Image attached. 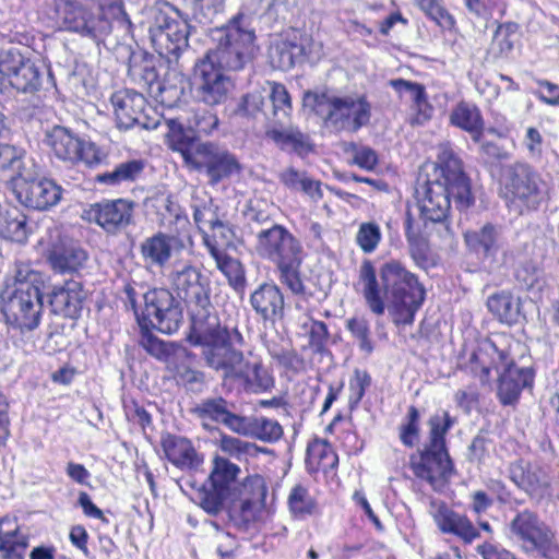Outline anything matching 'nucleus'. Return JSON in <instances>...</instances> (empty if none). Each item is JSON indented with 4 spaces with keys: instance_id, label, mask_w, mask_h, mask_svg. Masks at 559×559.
<instances>
[{
    "instance_id": "nucleus-45",
    "label": "nucleus",
    "mask_w": 559,
    "mask_h": 559,
    "mask_svg": "<svg viewBox=\"0 0 559 559\" xmlns=\"http://www.w3.org/2000/svg\"><path fill=\"white\" fill-rule=\"evenodd\" d=\"M0 237L14 242H25L28 237L25 215L16 209L7 211L0 209Z\"/></svg>"
},
{
    "instance_id": "nucleus-22",
    "label": "nucleus",
    "mask_w": 559,
    "mask_h": 559,
    "mask_svg": "<svg viewBox=\"0 0 559 559\" xmlns=\"http://www.w3.org/2000/svg\"><path fill=\"white\" fill-rule=\"evenodd\" d=\"M234 342H242V335L234 329L222 343H215L203 349V358L209 368L221 371L224 380H233L240 369L246 357L241 350L236 349Z\"/></svg>"
},
{
    "instance_id": "nucleus-18",
    "label": "nucleus",
    "mask_w": 559,
    "mask_h": 559,
    "mask_svg": "<svg viewBox=\"0 0 559 559\" xmlns=\"http://www.w3.org/2000/svg\"><path fill=\"white\" fill-rule=\"evenodd\" d=\"M234 83L223 70L200 60L194 68V97L210 107L224 104L233 92Z\"/></svg>"
},
{
    "instance_id": "nucleus-35",
    "label": "nucleus",
    "mask_w": 559,
    "mask_h": 559,
    "mask_svg": "<svg viewBox=\"0 0 559 559\" xmlns=\"http://www.w3.org/2000/svg\"><path fill=\"white\" fill-rule=\"evenodd\" d=\"M389 85L401 98H407L413 103V110L416 111V116L413 119L414 123L421 124L430 119L433 108L428 103L424 85L404 79L390 80Z\"/></svg>"
},
{
    "instance_id": "nucleus-57",
    "label": "nucleus",
    "mask_w": 559,
    "mask_h": 559,
    "mask_svg": "<svg viewBox=\"0 0 559 559\" xmlns=\"http://www.w3.org/2000/svg\"><path fill=\"white\" fill-rule=\"evenodd\" d=\"M382 238L381 229L373 222L362 223L356 234V242L365 253L373 252Z\"/></svg>"
},
{
    "instance_id": "nucleus-15",
    "label": "nucleus",
    "mask_w": 559,
    "mask_h": 559,
    "mask_svg": "<svg viewBox=\"0 0 559 559\" xmlns=\"http://www.w3.org/2000/svg\"><path fill=\"white\" fill-rule=\"evenodd\" d=\"M240 468L227 459L216 456L209 476L210 488L202 486L197 492V501L209 514H217L223 509L231 486L235 484Z\"/></svg>"
},
{
    "instance_id": "nucleus-41",
    "label": "nucleus",
    "mask_w": 559,
    "mask_h": 559,
    "mask_svg": "<svg viewBox=\"0 0 559 559\" xmlns=\"http://www.w3.org/2000/svg\"><path fill=\"white\" fill-rule=\"evenodd\" d=\"M338 463V456L332 445L323 439H314L307 447L306 466L309 473H328Z\"/></svg>"
},
{
    "instance_id": "nucleus-42",
    "label": "nucleus",
    "mask_w": 559,
    "mask_h": 559,
    "mask_svg": "<svg viewBox=\"0 0 559 559\" xmlns=\"http://www.w3.org/2000/svg\"><path fill=\"white\" fill-rule=\"evenodd\" d=\"M171 120L183 121V132L190 135L189 132L209 135L218 128L219 119L215 112L205 108H193L186 116H179L166 120L169 128ZM169 130L167 131V133Z\"/></svg>"
},
{
    "instance_id": "nucleus-49",
    "label": "nucleus",
    "mask_w": 559,
    "mask_h": 559,
    "mask_svg": "<svg viewBox=\"0 0 559 559\" xmlns=\"http://www.w3.org/2000/svg\"><path fill=\"white\" fill-rule=\"evenodd\" d=\"M151 328L141 329L140 345L146 350L147 354L155 357L160 361H168L171 356H177L180 348L173 342H165L154 335Z\"/></svg>"
},
{
    "instance_id": "nucleus-29",
    "label": "nucleus",
    "mask_w": 559,
    "mask_h": 559,
    "mask_svg": "<svg viewBox=\"0 0 559 559\" xmlns=\"http://www.w3.org/2000/svg\"><path fill=\"white\" fill-rule=\"evenodd\" d=\"M250 305L263 321L275 322L284 317L285 300L274 283L260 284L250 295Z\"/></svg>"
},
{
    "instance_id": "nucleus-44",
    "label": "nucleus",
    "mask_w": 559,
    "mask_h": 559,
    "mask_svg": "<svg viewBox=\"0 0 559 559\" xmlns=\"http://www.w3.org/2000/svg\"><path fill=\"white\" fill-rule=\"evenodd\" d=\"M10 86L20 93L34 94L43 84V72L29 57L8 81Z\"/></svg>"
},
{
    "instance_id": "nucleus-48",
    "label": "nucleus",
    "mask_w": 559,
    "mask_h": 559,
    "mask_svg": "<svg viewBox=\"0 0 559 559\" xmlns=\"http://www.w3.org/2000/svg\"><path fill=\"white\" fill-rule=\"evenodd\" d=\"M267 136L282 150H290L298 154H306L311 151L309 136L298 129H272L267 131Z\"/></svg>"
},
{
    "instance_id": "nucleus-16",
    "label": "nucleus",
    "mask_w": 559,
    "mask_h": 559,
    "mask_svg": "<svg viewBox=\"0 0 559 559\" xmlns=\"http://www.w3.org/2000/svg\"><path fill=\"white\" fill-rule=\"evenodd\" d=\"M134 206V202L127 199L104 200L88 204L82 211L81 218L116 236L133 223Z\"/></svg>"
},
{
    "instance_id": "nucleus-31",
    "label": "nucleus",
    "mask_w": 559,
    "mask_h": 559,
    "mask_svg": "<svg viewBox=\"0 0 559 559\" xmlns=\"http://www.w3.org/2000/svg\"><path fill=\"white\" fill-rule=\"evenodd\" d=\"M235 405L222 396L209 397L201 401L193 413L201 420H211L224 425L235 433H238L242 417L233 412Z\"/></svg>"
},
{
    "instance_id": "nucleus-21",
    "label": "nucleus",
    "mask_w": 559,
    "mask_h": 559,
    "mask_svg": "<svg viewBox=\"0 0 559 559\" xmlns=\"http://www.w3.org/2000/svg\"><path fill=\"white\" fill-rule=\"evenodd\" d=\"M15 193L19 202L26 207L46 211L57 205L62 195V188L52 179L22 177L15 185Z\"/></svg>"
},
{
    "instance_id": "nucleus-10",
    "label": "nucleus",
    "mask_w": 559,
    "mask_h": 559,
    "mask_svg": "<svg viewBox=\"0 0 559 559\" xmlns=\"http://www.w3.org/2000/svg\"><path fill=\"white\" fill-rule=\"evenodd\" d=\"M44 143L53 156L71 165L83 163L90 167L102 163L104 154L99 147L63 126H53L45 133Z\"/></svg>"
},
{
    "instance_id": "nucleus-40",
    "label": "nucleus",
    "mask_w": 559,
    "mask_h": 559,
    "mask_svg": "<svg viewBox=\"0 0 559 559\" xmlns=\"http://www.w3.org/2000/svg\"><path fill=\"white\" fill-rule=\"evenodd\" d=\"M284 430L281 424L271 418L242 417L238 435L252 437L263 442L274 443L283 437Z\"/></svg>"
},
{
    "instance_id": "nucleus-64",
    "label": "nucleus",
    "mask_w": 559,
    "mask_h": 559,
    "mask_svg": "<svg viewBox=\"0 0 559 559\" xmlns=\"http://www.w3.org/2000/svg\"><path fill=\"white\" fill-rule=\"evenodd\" d=\"M370 384L371 377L366 370L356 369L354 371V377L349 381V404L352 406L358 405Z\"/></svg>"
},
{
    "instance_id": "nucleus-4",
    "label": "nucleus",
    "mask_w": 559,
    "mask_h": 559,
    "mask_svg": "<svg viewBox=\"0 0 559 559\" xmlns=\"http://www.w3.org/2000/svg\"><path fill=\"white\" fill-rule=\"evenodd\" d=\"M166 136L169 147L180 153L185 164L194 170L204 169L212 185L241 171L239 160L227 148L212 142L199 143L187 135L182 120H171Z\"/></svg>"
},
{
    "instance_id": "nucleus-36",
    "label": "nucleus",
    "mask_w": 559,
    "mask_h": 559,
    "mask_svg": "<svg viewBox=\"0 0 559 559\" xmlns=\"http://www.w3.org/2000/svg\"><path fill=\"white\" fill-rule=\"evenodd\" d=\"M204 245L216 262V267L226 276L228 284L237 292L243 293L246 287V271L241 262L226 254L214 243L209 235L204 236Z\"/></svg>"
},
{
    "instance_id": "nucleus-58",
    "label": "nucleus",
    "mask_w": 559,
    "mask_h": 559,
    "mask_svg": "<svg viewBox=\"0 0 559 559\" xmlns=\"http://www.w3.org/2000/svg\"><path fill=\"white\" fill-rule=\"evenodd\" d=\"M28 58L21 49L10 47L0 50V74L8 81Z\"/></svg>"
},
{
    "instance_id": "nucleus-34",
    "label": "nucleus",
    "mask_w": 559,
    "mask_h": 559,
    "mask_svg": "<svg viewBox=\"0 0 559 559\" xmlns=\"http://www.w3.org/2000/svg\"><path fill=\"white\" fill-rule=\"evenodd\" d=\"M233 380L239 381L246 392L254 394L267 392L274 386L273 376L258 358H246Z\"/></svg>"
},
{
    "instance_id": "nucleus-12",
    "label": "nucleus",
    "mask_w": 559,
    "mask_h": 559,
    "mask_svg": "<svg viewBox=\"0 0 559 559\" xmlns=\"http://www.w3.org/2000/svg\"><path fill=\"white\" fill-rule=\"evenodd\" d=\"M507 530L509 538L527 554L545 552L554 540L552 530L528 509L518 512Z\"/></svg>"
},
{
    "instance_id": "nucleus-53",
    "label": "nucleus",
    "mask_w": 559,
    "mask_h": 559,
    "mask_svg": "<svg viewBox=\"0 0 559 559\" xmlns=\"http://www.w3.org/2000/svg\"><path fill=\"white\" fill-rule=\"evenodd\" d=\"M266 85L272 116L274 118L288 117L292 111V98L286 87L281 83L271 81H267Z\"/></svg>"
},
{
    "instance_id": "nucleus-3",
    "label": "nucleus",
    "mask_w": 559,
    "mask_h": 559,
    "mask_svg": "<svg viewBox=\"0 0 559 559\" xmlns=\"http://www.w3.org/2000/svg\"><path fill=\"white\" fill-rule=\"evenodd\" d=\"M93 9L76 0H61L56 5L60 28L99 44L117 27L123 35L130 34L132 23L122 0H94Z\"/></svg>"
},
{
    "instance_id": "nucleus-60",
    "label": "nucleus",
    "mask_w": 559,
    "mask_h": 559,
    "mask_svg": "<svg viewBox=\"0 0 559 559\" xmlns=\"http://www.w3.org/2000/svg\"><path fill=\"white\" fill-rule=\"evenodd\" d=\"M219 217L218 207L212 201L193 205V219L203 237L209 235L206 228L210 229Z\"/></svg>"
},
{
    "instance_id": "nucleus-51",
    "label": "nucleus",
    "mask_w": 559,
    "mask_h": 559,
    "mask_svg": "<svg viewBox=\"0 0 559 559\" xmlns=\"http://www.w3.org/2000/svg\"><path fill=\"white\" fill-rule=\"evenodd\" d=\"M258 506V503L250 501V499L239 498L233 501L229 507L231 524L239 531H248L257 520Z\"/></svg>"
},
{
    "instance_id": "nucleus-19",
    "label": "nucleus",
    "mask_w": 559,
    "mask_h": 559,
    "mask_svg": "<svg viewBox=\"0 0 559 559\" xmlns=\"http://www.w3.org/2000/svg\"><path fill=\"white\" fill-rule=\"evenodd\" d=\"M257 253L277 264L302 254L300 241L284 226L274 224L261 229L255 236Z\"/></svg>"
},
{
    "instance_id": "nucleus-24",
    "label": "nucleus",
    "mask_w": 559,
    "mask_h": 559,
    "mask_svg": "<svg viewBox=\"0 0 559 559\" xmlns=\"http://www.w3.org/2000/svg\"><path fill=\"white\" fill-rule=\"evenodd\" d=\"M429 514L442 534L453 535L466 544L479 537L478 528L467 515L456 512L442 500L432 499L429 503Z\"/></svg>"
},
{
    "instance_id": "nucleus-14",
    "label": "nucleus",
    "mask_w": 559,
    "mask_h": 559,
    "mask_svg": "<svg viewBox=\"0 0 559 559\" xmlns=\"http://www.w3.org/2000/svg\"><path fill=\"white\" fill-rule=\"evenodd\" d=\"M1 299L2 312L12 325L22 332L38 328L43 311L40 289L2 290Z\"/></svg>"
},
{
    "instance_id": "nucleus-5",
    "label": "nucleus",
    "mask_w": 559,
    "mask_h": 559,
    "mask_svg": "<svg viewBox=\"0 0 559 559\" xmlns=\"http://www.w3.org/2000/svg\"><path fill=\"white\" fill-rule=\"evenodd\" d=\"M456 420L447 411H438L428 419V442L411 456V468L417 478L433 490L442 491L454 474V465L445 447V435Z\"/></svg>"
},
{
    "instance_id": "nucleus-2",
    "label": "nucleus",
    "mask_w": 559,
    "mask_h": 559,
    "mask_svg": "<svg viewBox=\"0 0 559 559\" xmlns=\"http://www.w3.org/2000/svg\"><path fill=\"white\" fill-rule=\"evenodd\" d=\"M358 284L372 313L382 316L384 299L390 300L397 324H412L426 297L417 276L396 260L383 263L379 273L370 260H365L359 267Z\"/></svg>"
},
{
    "instance_id": "nucleus-50",
    "label": "nucleus",
    "mask_w": 559,
    "mask_h": 559,
    "mask_svg": "<svg viewBox=\"0 0 559 559\" xmlns=\"http://www.w3.org/2000/svg\"><path fill=\"white\" fill-rule=\"evenodd\" d=\"M487 306L501 322L513 323L520 314L519 301L509 293H500L488 298Z\"/></svg>"
},
{
    "instance_id": "nucleus-55",
    "label": "nucleus",
    "mask_w": 559,
    "mask_h": 559,
    "mask_svg": "<svg viewBox=\"0 0 559 559\" xmlns=\"http://www.w3.org/2000/svg\"><path fill=\"white\" fill-rule=\"evenodd\" d=\"M193 17L209 24L223 11L225 0H189Z\"/></svg>"
},
{
    "instance_id": "nucleus-37",
    "label": "nucleus",
    "mask_w": 559,
    "mask_h": 559,
    "mask_svg": "<svg viewBox=\"0 0 559 559\" xmlns=\"http://www.w3.org/2000/svg\"><path fill=\"white\" fill-rule=\"evenodd\" d=\"M181 241L164 233H157L146 238L141 245V254L145 263L163 267L165 266Z\"/></svg>"
},
{
    "instance_id": "nucleus-25",
    "label": "nucleus",
    "mask_w": 559,
    "mask_h": 559,
    "mask_svg": "<svg viewBox=\"0 0 559 559\" xmlns=\"http://www.w3.org/2000/svg\"><path fill=\"white\" fill-rule=\"evenodd\" d=\"M501 365L506 367L504 371L499 378L498 397L501 404H514L524 388L533 385L534 370L532 368H518L510 360L508 353L499 352Z\"/></svg>"
},
{
    "instance_id": "nucleus-7",
    "label": "nucleus",
    "mask_w": 559,
    "mask_h": 559,
    "mask_svg": "<svg viewBox=\"0 0 559 559\" xmlns=\"http://www.w3.org/2000/svg\"><path fill=\"white\" fill-rule=\"evenodd\" d=\"M245 15L238 13L227 25L212 33L215 47L202 58L221 70L238 71L251 59L254 32L243 23Z\"/></svg>"
},
{
    "instance_id": "nucleus-8",
    "label": "nucleus",
    "mask_w": 559,
    "mask_h": 559,
    "mask_svg": "<svg viewBox=\"0 0 559 559\" xmlns=\"http://www.w3.org/2000/svg\"><path fill=\"white\" fill-rule=\"evenodd\" d=\"M150 41L154 50L169 63L179 59L188 48L190 24L188 15L168 2L150 9Z\"/></svg>"
},
{
    "instance_id": "nucleus-54",
    "label": "nucleus",
    "mask_w": 559,
    "mask_h": 559,
    "mask_svg": "<svg viewBox=\"0 0 559 559\" xmlns=\"http://www.w3.org/2000/svg\"><path fill=\"white\" fill-rule=\"evenodd\" d=\"M420 414L415 406H409L407 411V415L404 421L400 426V440L401 442L407 447L413 448L419 441V426Z\"/></svg>"
},
{
    "instance_id": "nucleus-9",
    "label": "nucleus",
    "mask_w": 559,
    "mask_h": 559,
    "mask_svg": "<svg viewBox=\"0 0 559 559\" xmlns=\"http://www.w3.org/2000/svg\"><path fill=\"white\" fill-rule=\"evenodd\" d=\"M144 308L138 316L141 329L152 328L164 334H173L182 323V308L173 293L154 288L143 295Z\"/></svg>"
},
{
    "instance_id": "nucleus-27",
    "label": "nucleus",
    "mask_w": 559,
    "mask_h": 559,
    "mask_svg": "<svg viewBox=\"0 0 559 559\" xmlns=\"http://www.w3.org/2000/svg\"><path fill=\"white\" fill-rule=\"evenodd\" d=\"M464 241L471 252L484 261L492 262L503 248L506 238L500 226L486 224L478 229L465 231Z\"/></svg>"
},
{
    "instance_id": "nucleus-52",
    "label": "nucleus",
    "mask_w": 559,
    "mask_h": 559,
    "mask_svg": "<svg viewBox=\"0 0 559 559\" xmlns=\"http://www.w3.org/2000/svg\"><path fill=\"white\" fill-rule=\"evenodd\" d=\"M514 276L519 285L526 290H540L545 284L544 271L533 260H524L515 267Z\"/></svg>"
},
{
    "instance_id": "nucleus-20",
    "label": "nucleus",
    "mask_w": 559,
    "mask_h": 559,
    "mask_svg": "<svg viewBox=\"0 0 559 559\" xmlns=\"http://www.w3.org/2000/svg\"><path fill=\"white\" fill-rule=\"evenodd\" d=\"M191 317L190 333L188 341L194 346H202L203 349L215 343H222L231 332L221 325L219 319L213 312L211 301L209 305L188 308Z\"/></svg>"
},
{
    "instance_id": "nucleus-1",
    "label": "nucleus",
    "mask_w": 559,
    "mask_h": 559,
    "mask_svg": "<svg viewBox=\"0 0 559 559\" xmlns=\"http://www.w3.org/2000/svg\"><path fill=\"white\" fill-rule=\"evenodd\" d=\"M439 174L416 190L418 217L412 210L405 216V237L413 259L419 263L427 260V237L436 235L450 240L453 230L450 224L451 198L457 209L473 204L471 185L460 158L448 144L438 153Z\"/></svg>"
},
{
    "instance_id": "nucleus-38",
    "label": "nucleus",
    "mask_w": 559,
    "mask_h": 559,
    "mask_svg": "<svg viewBox=\"0 0 559 559\" xmlns=\"http://www.w3.org/2000/svg\"><path fill=\"white\" fill-rule=\"evenodd\" d=\"M28 546L27 537L20 532L15 520L0 519V558L24 559Z\"/></svg>"
},
{
    "instance_id": "nucleus-17",
    "label": "nucleus",
    "mask_w": 559,
    "mask_h": 559,
    "mask_svg": "<svg viewBox=\"0 0 559 559\" xmlns=\"http://www.w3.org/2000/svg\"><path fill=\"white\" fill-rule=\"evenodd\" d=\"M171 289L182 299L188 308L209 305L211 301V283L202 271L191 263L174 265L167 275Z\"/></svg>"
},
{
    "instance_id": "nucleus-26",
    "label": "nucleus",
    "mask_w": 559,
    "mask_h": 559,
    "mask_svg": "<svg viewBox=\"0 0 559 559\" xmlns=\"http://www.w3.org/2000/svg\"><path fill=\"white\" fill-rule=\"evenodd\" d=\"M86 294L81 282L69 280L55 285L49 294V304L55 314L75 319L80 316Z\"/></svg>"
},
{
    "instance_id": "nucleus-61",
    "label": "nucleus",
    "mask_w": 559,
    "mask_h": 559,
    "mask_svg": "<svg viewBox=\"0 0 559 559\" xmlns=\"http://www.w3.org/2000/svg\"><path fill=\"white\" fill-rule=\"evenodd\" d=\"M266 496V486L262 476H248L240 485L239 498L250 499L254 503H262Z\"/></svg>"
},
{
    "instance_id": "nucleus-47",
    "label": "nucleus",
    "mask_w": 559,
    "mask_h": 559,
    "mask_svg": "<svg viewBox=\"0 0 559 559\" xmlns=\"http://www.w3.org/2000/svg\"><path fill=\"white\" fill-rule=\"evenodd\" d=\"M302 254H299L289 260L275 264L281 284L286 286L287 289L292 292V294L298 296L306 294V285L302 281L300 272Z\"/></svg>"
},
{
    "instance_id": "nucleus-30",
    "label": "nucleus",
    "mask_w": 559,
    "mask_h": 559,
    "mask_svg": "<svg viewBox=\"0 0 559 559\" xmlns=\"http://www.w3.org/2000/svg\"><path fill=\"white\" fill-rule=\"evenodd\" d=\"M310 38L299 32H292L271 47V60L275 68L287 71L302 60Z\"/></svg>"
},
{
    "instance_id": "nucleus-63",
    "label": "nucleus",
    "mask_w": 559,
    "mask_h": 559,
    "mask_svg": "<svg viewBox=\"0 0 559 559\" xmlns=\"http://www.w3.org/2000/svg\"><path fill=\"white\" fill-rule=\"evenodd\" d=\"M265 97L261 91L243 95L237 105L235 114L240 117H255L264 108Z\"/></svg>"
},
{
    "instance_id": "nucleus-28",
    "label": "nucleus",
    "mask_w": 559,
    "mask_h": 559,
    "mask_svg": "<svg viewBox=\"0 0 559 559\" xmlns=\"http://www.w3.org/2000/svg\"><path fill=\"white\" fill-rule=\"evenodd\" d=\"M511 481L530 495L543 491L549 485L545 466L538 461L516 460L509 465Z\"/></svg>"
},
{
    "instance_id": "nucleus-6",
    "label": "nucleus",
    "mask_w": 559,
    "mask_h": 559,
    "mask_svg": "<svg viewBox=\"0 0 559 559\" xmlns=\"http://www.w3.org/2000/svg\"><path fill=\"white\" fill-rule=\"evenodd\" d=\"M304 106L322 117L325 127L335 132H357L371 118V104L365 96H329L307 92Z\"/></svg>"
},
{
    "instance_id": "nucleus-33",
    "label": "nucleus",
    "mask_w": 559,
    "mask_h": 559,
    "mask_svg": "<svg viewBox=\"0 0 559 559\" xmlns=\"http://www.w3.org/2000/svg\"><path fill=\"white\" fill-rule=\"evenodd\" d=\"M160 445L167 460L177 467L192 469L202 463V459L191 441L185 437L171 433L163 435Z\"/></svg>"
},
{
    "instance_id": "nucleus-13",
    "label": "nucleus",
    "mask_w": 559,
    "mask_h": 559,
    "mask_svg": "<svg viewBox=\"0 0 559 559\" xmlns=\"http://www.w3.org/2000/svg\"><path fill=\"white\" fill-rule=\"evenodd\" d=\"M111 104L119 129H131L135 126L154 130L159 126V117L146 98L132 90H121L112 94Z\"/></svg>"
},
{
    "instance_id": "nucleus-32",
    "label": "nucleus",
    "mask_w": 559,
    "mask_h": 559,
    "mask_svg": "<svg viewBox=\"0 0 559 559\" xmlns=\"http://www.w3.org/2000/svg\"><path fill=\"white\" fill-rule=\"evenodd\" d=\"M193 355L185 349L180 350L175 361L169 365L173 378L186 391L199 394L206 388L205 373L197 369L192 362Z\"/></svg>"
},
{
    "instance_id": "nucleus-43",
    "label": "nucleus",
    "mask_w": 559,
    "mask_h": 559,
    "mask_svg": "<svg viewBox=\"0 0 559 559\" xmlns=\"http://www.w3.org/2000/svg\"><path fill=\"white\" fill-rule=\"evenodd\" d=\"M450 122L468 132L474 140H478L484 130V120L480 110L473 104L461 102L450 115Z\"/></svg>"
},
{
    "instance_id": "nucleus-23",
    "label": "nucleus",
    "mask_w": 559,
    "mask_h": 559,
    "mask_svg": "<svg viewBox=\"0 0 559 559\" xmlns=\"http://www.w3.org/2000/svg\"><path fill=\"white\" fill-rule=\"evenodd\" d=\"M46 259L55 273L75 274L85 267L88 253L76 240L59 235L48 246Z\"/></svg>"
},
{
    "instance_id": "nucleus-11",
    "label": "nucleus",
    "mask_w": 559,
    "mask_h": 559,
    "mask_svg": "<svg viewBox=\"0 0 559 559\" xmlns=\"http://www.w3.org/2000/svg\"><path fill=\"white\" fill-rule=\"evenodd\" d=\"M502 193L516 210L535 209L543 200V181L533 168L523 163L509 166L502 178Z\"/></svg>"
},
{
    "instance_id": "nucleus-39",
    "label": "nucleus",
    "mask_w": 559,
    "mask_h": 559,
    "mask_svg": "<svg viewBox=\"0 0 559 559\" xmlns=\"http://www.w3.org/2000/svg\"><path fill=\"white\" fill-rule=\"evenodd\" d=\"M44 274L35 270L31 263L16 261L7 273L3 281V289H41Z\"/></svg>"
},
{
    "instance_id": "nucleus-59",
    "label": "nucleus",
    "mask_w": 559,
    "mask_h": 559,
    "mask_svg": "<svg viewBox=\"0 0 559 559\" xmlns=\"http://www.w3.org/2000/svg\"><path fill=\"white\" fill-rule=\"evenodd\" d=\"M346 328L358 341V346L362 352L370 354L373 350L368 320L362 317L350 318L346 321Z\"/></svg>"
},
{
    "instance_id": "nucleus-62",
    "label": "nucleus",
    "mask_w": 559,
    "mask_h": 559,
    "mask_svg": "<svg viewBox=\"0 0 559 559\" xmlns=\"http://www.w3.org/2000/svg\"><path fill=\"white\" fill-rule=\"evenodd\" d=\"M219 449L233 457L241 459L245 455L252 454L257 450V445L236 437L222 435Z\"/></svg>"
},
{
    "instance_id": "nucleus-56",
    "label": "nucleus",
    "mask_w": 559,
    "mask_h": 559,
    "mask_svg": "<svg viewBox=\"0 0 559 559\" xmlns=\"http://www.w3.org/2000/svg\"><path fill=\"white\" fill-rule=\"evenodd\" d=\"M288 504L290 511L296 516H305L311 514L314 509V501L311 498L307 488L301 485H296L289 496H288Z\"/></svg>"
},
{
    "instance_id": "nucleus-46",
    "label": "nucleus",
    "mask_w": 559,
    "mask_h": 559,
    "mask_svg": "<svg viewBox=\"0 0 559 559\" xmlns=\"http://www.w3.org/2000/svg\"><path fill=\"white\" fill-rule=\"evenodd\" d=\"M144 169V163L140 159H131L117 165L112 170L98 174L96 181L106 186H119L136 180Z\"/></svg>"
}]
</instances>
